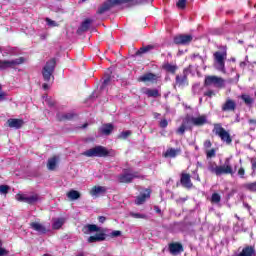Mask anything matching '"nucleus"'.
<instances>
[{
	"label": "nucleus",
	"instance_id": "16",
	"mask_svg": "<svg viewBox=\"0 0 256 256\" xmlns=\"http://www.w3.org/2000/svg\"><path fill=\"white\" fill-rule=\"evenodd\" d=\"M151 197V190L145 189L143 192L140 193L139 196H137L135 203L136 205H143L147 199Z\"/></svg>",
	"mask_w": 256,
	"mask_h": 256
},
{
	"label": "nucleus",
	"instance_id": "58",
	"mask_svg": "<svg viewBox=\"0 0 256 256\" xmlns=\"http://www.w3.org/2000/svg\"><path fill=\"white\" fill-rule=\"evenodd\" d=\"M143 3H147V0H135L134 5H141Z\"/></svg>",
	"mask_w": 256,
	"mask_h": 256
},
{
	"label": "nucleus",
	"instance_id": "53",
	"mask_svg": "<svg viewBox=\"0 0 256 256\" xmlns=\"http://www.w3.org/2000/svg\"><path fill=\"white\" fill-rule=\"evenodd\" d=\"M167 125H169L167 120L164 119V120L160 121V127H162L163 129H165V127H167Z\"/></svg>",
	"mask_w": 256,
	"mask_h": 256
},
{
	"label": "nucleus",
	"instance_id": "36",
	"mask_svg": "<svg viewBox=\"0 0 256 256\" xmlns=\"http://www.w3.org/2000/svg\"><path fill=\"white\" fill-rule=\"evenodd\" d=\"M244 188H246L247 191H251V193H256V181L244 184Z\"/></svg>",
	"mask_w": 256,
	"mask_h": 256
},
{
	"label": "nucleus",
	"instance_id": "6",
	"mask_svg": "<svg viewBox=\"0 0 256 256\" xmlns=\"http://www.w3.org/2000/svg\"><path fill=\"white\" fill-rule=\"evenodd\" d=\"M16 200L21 201L22 203H27L28 205H35L41 201V196L39 194H17Z\"/></svg>",
	"mask_w": 256,
	"mask_h": 256
},
{
	"label": "nucleus",
	"instance_id": "33",
	"mask_svg": "<svg viewBox=\"0 0 256 256\" xmlns=\"http://www.w3.org/2000/svg\"><path fill=\"white\" fill-rule=\"evenodd\" d=\"M59 121H71V119H73V117H75V114L73 113H66V114H58L57 115Z\"/></svg>",
	"mask_w": 256,
	"mask_h": 256
},
{
	"label": "nucleus",
	"instance_id": "4",
	"mask_svg": "<svg viewBox=\"0 0 256 256\" xmlns=\"http://www.w3.org/2000/svg\"><path fill=\"white\" fill-rule=\"evenodd\" d=\"M85 157H107L110 152L103 146H96L85 152H83Z\"/></svg>",
	"mask_w": 256,
	"mask_h": 256
},
{
	"label": "nucleus",
	"instance_id": "23",
	"mask_svg": "<svg viewBox=\"0 0 256 256\" xmlns=\"http://www.w3.org/2000/svg\"><path fill=\"white\" fill-rule=\"evenodd\" d=\"M85 235H89V233H97L101 231V228L95 224H87L82 229Z\"/></svg>",
	"mask_w": 256,
	"mask_h": 256
},
{
	"label": "nucleus",
	"instance_id": "9",
	"mask_svg": "<svg viewBox=\"0 0 256 256\" xmlns=\"http://www.w3.org/2000/svg\"><path fill=\"white\" fill-rule=\"evenodd\" d=\"M25 58L20 57L14 60H0V69H9V67H15L16 65H23Z\"/></svg>",
	"mask_w": 256,
	"mask_h": 256
},
{
	"label": "nucleus",
	"instance_id": "5",
	"mask_svg": "<svg viewBox=\"0 0 256 256\" xmlns=\"http://www.w3.org/2000/svg\"><path fill=\"white\" fill-rule=\"evenodd\" d=\"M55 65H56L55 59H51L45 64V66L42 69V75H43L44 81L49 82L51 81V79H54L53 73L55 71Z\"/></svg>",
	"mask_w": 256,
	"mask_h": 256
},
{
	"label": "nucleus",
	"instance_id": "2",
	"mask_svg": "<svg viewBox=\"0 0 256 256\" xmlns=\"http://www.w3.org/2000/svg\"><path fill=\"white\" fill-rule=\"evenodd\" d=\"M191 69H193V66L189 65V67L183 70L182 74L176 75L175 83H174L175 89H177V87L178 89H183V87H185L186 85H189V83L187 82V77L189 73H191Z\"/></svg>",
	"mask_w": 256,
	"mask_h": 256
},
{
	"label": "nucleus",
	"instance_id": "18",
	"mask_svg": "<svg viewBox=\"0 0 256 256\" xmlns=\"http://www.w3.org/2000/svg\"><path fill=\"white\" fill-rule=\"evenodd\" d=\"M107 193V187L105 186H94L90 190V195L92 197H100V195H105Z\"/></svg>",
	"mask_w": 256,
	"mask_h": 256
},
{
	"label": "nucleus",
	"instance_id": "8",
	"mask_svg": "<svg viewBox=\"0 0 256 256\" xmlns=\"http://www.w3.org/2000/svg\"><path fill=\"white\" fill-rule=\"evenodd\" d=\"M188 123H191V125H194L195 127H203V125H207V123H209V120L207 115L202 114L188 117Z\"/></svg>",
	"mask_w": 256,
	"mask_h": 256
},
{
	"label": "nucleus",
	"instance_id": "21",
	"mask_svg": "<svg viewBox=\"0 0 256 256\" xmlns=\"http://www.w3.org/2000/svg\"><path fill=\"white\" fill-rule=\"evenodd\" d=\"M30 227L33 229V231L40 233V235H45V233H47V228H45V226L39 222H31Z\"/></svg>",
	"mask_w": 256,
	"mask_h": 256
},
{
	"label": "nucleus",
	"instance_id": "47",
	"mask_svg": "<svg viewBox=\"0 0 256 256\" xmlns=\"http://www.w3.org/2000/svg\"><path fill=\"white\" fill-rule=\"evenodd\" d=\"M133 1V5H135V0H116V3H118V5H123L125 3H132Z\"/></svg>",
	"mask_w": 256,
	"mask_h": 256
},
{
	"label": "nucleus",
	"instance_id": "10",
	"mask_svg": "<svg viewBox=\"0 0 256 256\" xmlns=\"http://www.w3.org/2000/svg\"><path fill=\"white\" fill-rule=\"evenodd\" d=\"M206 85H215V87H225V80L217 76H208L205 79Z\"/></svg>",
	"mask_w": 256,
	"mask_h": 256
},
{
	"label": "nucleus",
	"instance_id": "49",
	"mask_svg": "<svg viewBox=\"0 0 256 256\" xmlns=\"http://www.w3.org/2000/svg\"><path fill=\"white\" fill-rule=\"evenodd\" d=\"M185 129H186L185 124H182V125L178 128L177 133H179L180 135H183V133H185Z\"/></svg>",
	"mask_w": 256,
	"mask_h": 256
},
{
	"label": "nucleus",
	"instance_id": "42",
	"mask_svg": "<svg viewBox=\"0 0 256 256\" xmlns=\"http://www.w3.org/2000/svg\"><path fill=\"white\" fill-rule=\"evenodd\" d=\"M7 193H9V186L1 185L0 186V194L1 195H7Z\"/></svg>",
	"mask_w": 256,
	"mask_h": 256
},
{
	"label": "nucleus",
	"instance_id": "17",
	"mask_svg": "<svg viewBox=\"0 0 256 256\" xmlns=\"http://www.w3.org/2000/svg\"><path fill=\"white\" fill-rule=\"evenodd\" d=\"M180 183L186 189H191V187H193V182H191V175L187 173L181 174Z\"/></svg>",
	"mask_w": 256,
	"mask_h": 256
},
{
	"label": "nucleus",
	"instance_id": "26",
	"mask_svg": "<svg viewBox=\"0 0 256 256\" xmlns=\"http://www.w3.org/2000/svg\"><path fill=\"white\" fill-rule=\"evenodd\" d=\"M91 23H93V20L91 19L84 20L80 28L78 29V33L89 31V28L91 27Z\"/></svg>",
	"mask_w": 256,
	"mask_h": 256
},
{
	"label": "nucleus",
	"instance_id": "64",
	"mask_svg": "<svg viewBox=\"0 0 256 256\" xmlns=\"http://www.w3.org/2000/svg\"><path fill=\"white\" fill-rule=\"evenodd\" d=\"M176 203H183V198H179L176 200Z\"/></svg>",
	"mask_w": 256,
	"mask_h": 256
},
{
	"label": "nucleus",
	"instance_id": "32",
	"mask_svg": "<svg viewBox=\"0 0 256 256\" xmlns=\"http://www.w3.org/2000/svg\"><path fill=\"white\" fill-rule=\"evenodd\" d=\"M153 49H155V45L144 46L136 52V55H143L144 53H149V51H153Z\"/></svg>",
	"mask_w": 256,
	"mask_h": 256
},
{
	"label": "nucleus",
	"instance_id": "52",
	"mask_svg": "<svg viewBox=\"0 0 256 256\" xmlns=\"http://www.w3.org/2000/svg\"><path fill=\"white\" fill-rule=\"evenodd\" d=\"M7 100V94L5 92L0 93V103Z\"/></svg>",
	"mask_w": 256,
	"mask_h": 256
},
{
	"label": "nucleus",
	"instance_id": "25",
	"mask_svg": "<svg viewBox=\"0 0 256 256\" xmlns=\"http://www.w3.org/2000/svg\"><path fill=\"white\" fill-rule=\"evenodd\" d=\"M113 124H103L100 127V133H102V135H109L110 133H113Z\"/></svg>",
	"mask_w": 256,
	"mask_h": 256
},
{
	"label": "nucleus",
	"instance_id": "3",
	"mask_svg": "<svg viewBox=\"0 0 256 256\" xmlns=\"http://www.w3.org/2000/svg\"><path fill=\"white\" fill-rule=\"evenodd\" d=\"M225 59H227V51H217L214 53V67L217 71L225 73Z\"/></svg>",
	"mask_w": 256,
	"mask_h": 256
},
{
	"label": "nucleus",
	"instance_id": "37",
	"mask_svg": "<svg viewBox=\"0 0 256 256\" xmlns=\"http://www.w3.org/2000/svg\"><path fill=\"white\" fill-rule=\"evenodd\" d=\"M130 217H133V219H149V216L146 214H141V213H135V212H130Z\"/></svg>",
	"mask_w": 256,
	"mask_h": 256
},
{
	"label": "nucleus",
	"instance_id": "57",
	"mask_svg": "<svg viewBox=\"0 0 256 256\" xmlns=\"http://www.w3.org/2000/svg\"><path fill=\"white\" fill-rule=\"evenodd\" d=\"M119 236H121V231L116 230L112 232V237H119Z\"/></svg>",
	"mask_w": 256,
	"mask_h": 256
},
{
	"label": "nucleus",
	"instance_id": "56",
	"mask_svg": "<svg viewBox=\"0 0 256 256\" xmlns=\"http://www.w3.org/2000/svg\"><path fill=\"white\" fill-rule=\"evenodd\" d=\"M204 147H205L206 149H209V148L211 147V140H206V141L204 142Z\"/></svg>",
	"mask_w": 256,
	"mask_h": 256
},
{
	"label": "nucleus",
	"instance_id": "62",
	"mask_svg": "<svg viewBox=\"0 0 256 256\" xmlns=\"http://www.w3.org/2000/svg\"><path fill=\"white\" fill-rule=\"evenodd\" d=\"M42 87L45 91H47V89H49V84L44 83Z\"/></svg>",
	"mask_w": 256,
	"mask_h": 256
},
{
	"label": "nucleus",
	"instance_id": "51",
	"mask_svg": "<svg viewBox=\"0 0 256 256\" xmlns=\"http://www.w3.org/2000/svg\"><path fill=\"white\" fill-rule=\"evenodd\" d=\"M9 255V252L5 248H0V256H7Z\"/></svg>",
	"mask_w": 256,
	"mask_h": 256
},
{
	"label": "nucleus",
	"instance_id": "40",
	"mask_svg": "<svg viewBox=\"0 0 256 256\" xmlns=\"http://www.w3.org/2000/svg\"><path fill=\"white\" fill-rule=\"evenodd\" d=\"M44 101L46 103V105H48V107H54L55 106V100H53V98L51 97H45Z\"/></svg>",
	"mask_w": 256,
	"mask_h": 256
},
{
	"label": "nucleus",
	"instance_id": "19",
	"mask_svg": "<svg viewBox=\"0 0 256 256\" xmlns=\"http://www.w3.org/2000/svg\"><path fill=\"white\" fill-rule=\"evenodd\" d=\"M23 123L24 122L21 119L10 118L7 120V125L10 129H21V127H23Z\"/></svg>",
	"mask_w": 256,
	"mask_h": 256
},
{
	"label": "nucleus",
	"instance_id": "44",
	"mask_svg": "<svg viewBox=\"0 0 256 256\" xmlns=\"http://www.w3.org/2000/svg\"><path fill=\"white\" fill-rule=\"evenodd\" d=\"M176 5L178 9H185V6L187 5V0H179Z\"/></svg>",
	"mask_w": 256,
	"mask_h": 256
},
{
	"label": "nucleus",
	"instance_id": "39",
	"mask_svg": "<svg viewBox=\"0 0 256 256\" xmlns=\"http://www.w3.org/2000/svg\"><path fill=\"white\" fill-rule=\"evenodd\" d=\"M211 201L216 204L221 203V195H219L218 193L212 194Z\"/></svg>",
	"mask_w": 256,
	"mask_h": 256
},
{
	"label": "nucleus",
	"instance_id": "59",
	"mask_svg": "<svg viewBox=\"0 0 256 256\" xmlns=\"http://www.w3.org/2000/svg\"><path fill=\"white\" fill-rule=\"evenodd\" d=\"M196 57H198V59H201L202 63H205V59L203 57H201L199 54H194L192 56L193 59H195Z\"/></svg>",
	"mask_w": 256,
	"mask_h": 256
},
{
	"label": "nucleus",
	"instance_id": "1",
	"mask_svg": "<svg viewBox=\"0 0 256 256\" xmlns=\"http://www.w3.org/2000/svg\"><path fill=\"white\" fill-rule=\"evenodd\" d=\"M208 171L210 173H214L217 177H221V175H234L235 171H237V165L231 166V158H226L224 165L218 166L215 162L208 163Z\"/></svg>",
	"mask_w": 256,
	"mask_h": 256
},
{
	"label": "nucleus",
	"instance_id": "20",
	"mask_svg": "<svg viewBox=\"0 0 256 256\" xmlns=\"http://www.w3.org/2000/svg\"><path fill=\"white\" fill-rule=\"evenodd\" d=\"M177 155H181V148H176V149L175 148H169L163 154V156L168 158V159H175V157H177Z\"/></svg>",
	"mask_w": 256,
	"mask_h": 256
},
{
	"label": "nucleus",
	"instance_id": "12",
	"mask_svg": "<svg viewBox=\"0 0 256 256\" xmlns=\"http://www.w3.org/2000/svg\"><path fill=\"white\" fill-rule=\"evenodd\" d=\"M140 175L137 172L129 173L125 171L123 174L119 176L120 183H131L134 179H139Z\"/></svg>",
	"mask_w": 256,
	"mask_h": 256
},
{
	"label": "nucleus",
	"instance_id": "46",
	"mask_svg": "<svg viewBox=\"0 0 256 256\" xmlns=\"http://www.w3.org/2000/svg\"><path fill=\"white\" fill-rule=\"evenodd\" d=\"M238 175L241 179H245V168L240 167L238 170Z\"/></svg>",
	"mask_w": 256,
	"mask_h": 256
},
{
	"label": "nucleus",
	"instance_id": "7",
	"mask_svg": "<svg viewBox=\"0 0 256 256\" xmlns=\"http://www.w3.org/2000/svg\"><path fill=\"white\" fill-rule=\"evenodd\" d=\"M213 133H215V135H218L221 141L227 143V145H230V143L233 141L231 139V134H229V132H227V130H225V128H223L221 124H214Z\"/></svg>",
	"mask_w": 256,
	"mask_h": 256
},
{
	"label": "nucleus",
	"instance_id": "61",
	"mask_svg": "<svg viewBox=\"0 0 256 256\" xmlns=\"http://www.w3.org/2000/svg\"><path fill=\"white\" fill-rule=\"evenodd\" d=\"M241 117H239V114L236 115L235 123H240Z\"/></svg>",
	"mask_w": 256,
	"mask_h": 256
},
{
	"label": "nucleus",
	"instance_id": "15",
	"mask_svg": "<svg viewBox=\"0 0 256 256\" xmlns=\"http://www.w3.org/2000/svg\"><path fill=\"white\" fill-rule=\"evenodd\" d=\"M157 79H159V76L153 73H147L138 78V81L142 83H156Z\"/></svg>",
	"mask_w": 256,
	"mask_h": 256
},
{
	"label": "nucleus",
	"instance_id": "38",
	"mask_svg": "<svg viewBox=\"0 0 256 256\" xmlns=\"http://www.w3.org/2000/svg\"><path fill=\"white\" fill-rule=\"evenodd\" d=\"M248 125L250 126V131H255L256 128V119L249 118L248 119Z\"/></svg>",
	"mask_w": 256,
	"mask_h": 256
},
{
	"label": "nucleus",
	"instance_id": "14",
	"mask_svg": "<svg viewBox=\"0 0 256 256\" xmlns=\"http://www.w3.org/2000/svg\"><path fill=\"white\" fill-rule=\"evenodd\" d=\"M221 109L224 113L235 111V109H237V102L231 98H227L226 101L222 104Z\"/></svg>",
	"mask_w": 256,
	"mask_h": 256
},
{
	"label": "nucleus",
	"instance_id": "34",
	"mask_svg": "<svg viewBox=\"0 0 256 256\" xmlns=\"http://www.w3.org/2000/svg\"><path fill=\"white\" fill-rule=\"evenodd\" d=\"M145 95L148 97H159V90L146 88L144 90Z\"/></svg>",
	"mask_w": 256,
	"mask_h": 256
},
{
	"label": "nucleus",
	"instance_id": "11",
	"mask_svg": "<svg viewBox=\"0 0 256 256\" xmlns=\"http://www.w3.org/2000/svg\"><path fill=\"white\" fill-rule=\"evenodd\" d=\"M115 5H119L117 0H107L105 1L101 7L98 8V15H103V13H107V11H111Z\"/></svg>",
	"mask_w": 256,
	"mask_h": 256
},
{
	"label": "nucleus",
	"instance_id": "28",
	"mask_svg": "<svg viewBox=\"0 0 256 256\" xmlns=\"http://www.w3.org/2000/svg\"><path fill=\"white\" fill-rule=\"evenodd\" d=\"M65 225V218H55L53 220L52 229L58 230Z\"/></svg>",
	"mask_w": 256,
	"mask_h": 256
},
{
	"label": "nucleus",
	"instance_id": "55",
	"mask_svg": "<svg viewBox=\"0 0 256 256\" xmlns=\"http://www.w3.org/2000/svg\"><path fill=\"white\" fill-rule=\"evenodd\" d=\"M192 91H193V93H195V94H197V93H199V85H194L193 87H192Z\"/></svg>",
	"mask_w": 256,
	"mask_h": 256
},
{
	"label": "nucleus",
	"instance_id": "41",
	"mask_svg": "<svg viewBox=\"0 0 256 256\" xmlns=\"http://www.w3.org/2000/svg\"><path fill=\"white\" fill-rule=\"evenodd\" d=\"M46 23L48 27H59V24L56 21L51 20L50 18H46Z\"/></svg>",
	"mask_w": 256,
	"mask_h": 256
},
{
	"label": "nucleus",
	"instance_id": "43",
	"mask_svg": "<svg viewBox=\"0 0 256 256\" xmlns=\"http://www.w3.org/2000/svg\"><path fill=\"white\" fill-rule=\"evenodd\" d=\"M129 135H131V131L127 130V131H123L118 138L119 139H127V137H129Z\"/></svg>",
	"mask_w": 256,
	"mask_h": 256
},
{
	"label": "nucleus",
	"instance_id": "22",
	"mask_svg": "<svg viewBox=\"0 0 256 256\" xmlns=\"http://www.w3.org/2000/svg\"><path fill=\"white\" fill-rule=\"evenodd\" d=\"M169 251L171 255H179V253H183V245L180 243H170Z\"/></svg>",
	"mask_w": 256,
	"mask_h": 256
},
{
	"label": "nucleus",
	"instance_id": "24",
	"mask_svg": "<svg viewBox=\"0 0 256 256\" xmlns=\"http://www.w3.org/2000/svg\"><path fill=\"white\" fill-rule=\"evenodd\" d=\"M255 255V248L252 246H247L242 249V251L237 256H253Z\"/></svg>",
	"mask_w": 256,
	"mask_h": 256
},
{
	"label": "nucleus",
	"instance_id": "30",
	"mask_svg": "<svg viewBox=\"0 0 256 256\" xmlns=\"http://www.w3.org/2000/svg\"><path fill=\"white\" fill-rule=\"evenodd\" d=\"M67 197L70 199V201H77V199L81 198V193H79L77 190H70L67 193Z\"/></svg>",
	"mask_w": 256,
	"mask_h": 256
},
{
	"label": "nucleus",
	"instance_id": "60",
	"mask_svg": "<svg viewBox=\"0 0 256 256\" xmlns=\"http://www.w3.org/2000/svg\"><path fill=\"white\" fill-rule=\"evenodd\" d=\"M98 220H99V223H103L104 221H106V218L105 216H100Z\"/></svg>",
	"mask_w": 256,
	"mask_h": 256
},
{
	"label": "nucleus",
	"instance_id": "50",
	"mask_svg": "<svg viewBox=\"0 0 256 256\" xmlns=\"http://www.w3.org/2000/svg\"><path fill=\"white\" fill-rule=\"evenodd\" d=\"M192 179H195L196 181H201V178L199 177V173H197V169L193 172Z\"/></svg>",
	"mask_w": 256,
	"mask_h": 256
},
{
	"label": "nucleus",
	"instance_id": "31",
	"mask_svg": "<svg viewBox=\"0 0 256 256\" xmlns=\"http://www.w3.org/2000/svg\"><path fill=\"white\" fill-rule=\"evenodd\" d=\"M57 161V157L48 159L47 168L49 171H55V167H57Z\"/></svg>",
	"mask_w": 256,
	"mask_h": 256
},
{
	"label": "nucleus",
	"instance_id": "54",
	"mask_svg": "<svg viewBox=\"0 0 256 256\" xmlns=\"http://www.w3.org/2000/svg\"><path fill=\"white\" fill-rule=\"evenodd\" d=\"M206 97H213V95H215V92L213 90H208L207 92H205Z\"/></svg>",
	"mask_w": 256,
	"mask_h": 256
},
{
	"label": "nucleus",
	"instance_id": "27",
	"mask_svg": "<svg viewBox=\"0 0 256 256\" xmlns=\"http://www.w3.org/2000/svg\"><path fill=\"white\" fill-rule=\"evenodd\" d=\"M99 241H105V234L99 233L88 238V243H97Z\"/></svg>",
	"mask_w": 256,
	"mask_h": 256
},
{
	"label": "nucleus",
	"instance_id": "29",
	"mask_svg": "<svg viewBox=\"0 0 256 256\" xmlns=\"http://www.w3.org/2000/svg\"><path fill=\"white\" fill-rule=\"evenodd\" d=\"M162 69H164V71H167L168 73H175V71H177L178 67L176 64H171L169 62L163 64Z\"/></svg>",
	"mask_w": 256,
	"mask_h": 256
},
{
	"label": "nucleus",
	"instance_id": "13",
	"mask_svg": "<svg viewBox=\"0 0 256 256\" xmlns=\"http://www.w3.org/2000/svg\"><path fill=\"white\" fill-rule=\"evenodd\" d=\"M193 41V36L192 35H178L176 37H174V43L176 45H189V43H191Z\"/></svg>",
	"mask_w": 256,
	"mask_h": 256
},
{
	"label": "nucleus",
	"instance_id": "35",
	"mask_svg": "<svg viewBox=\"0 0 256 256\" xmlns=\"http://www.w3.org/2000/svg\"><path fill=\"white\" fill-rule=\"evenodd\" d=\"M241 99L242 101H244L245 105H248V106L255 102V100L247 94H242Z\"/></svg>",
	"mask_w": 256,
	"mask_h": 256
},
{
	"label": "nucleus",
	"instance_id": "48",
	"mask_svg": "<svg viewBox=\"0 0 256 256\" xmlns=\"http://www.w3.org/2000/svg\"><path fill=\"white\" fill-rule=\"evenodd\" d=\"M207 158L211 159V157H215V149H211L206 152Z\"/></svg>",
	"mask_w": 256,
	"mask_h": 256
},
{
	"label": "nucleus",
	"instance_id": "63",
	"mask_svg": "<svg viewBox=\"0 0 256 256\" xmlns=\"http://www.w3.org/2000/svg\"><path fill=\"white\" fill-rule=\"evenodd\" d=\"M154 210L156 211V213H161V208L160 207L155 206Z\"/></svg>",
	"mask_w": 256,
	"mask_h": 256
},
{
	"label": "nucleus",
	"instance_id": "45",
	"mask_svg": "<svg viewBox=\"0 0 256 256\" xmlns=\"http://www.w3.org/2000/svg\"><path fill=\"white\" fill-rule=\"evenodd\" d=\"M110 83H111V77L108 76L106 79H104L101 86V90L103 91L105 87H107V85H109Z\"/></svg>",
	"mask_w": 256,
	"mask_h": 256
}]
</instances>
